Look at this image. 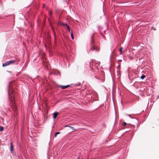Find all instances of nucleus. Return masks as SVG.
<instances>
[{
  "label": "nucleus",
  "instance_id": "nucleus-1",
  "mask_svg": "<svg viewBox=\"0 0 159 159\" xmlns=\"http://www.w3.org/2000/svg\"><path fill=\"white\" fill-rule=\"evenodd\" d=\"M93 37L92 36V40L91 41V49L92 50H95V51H98V48L95 46L94 43V42L93 41Z\"/></svg>",
  "mask_w": 159,
  "mask_h": 159
},
{
  "label": "nucleus",
  "instance_id": "nucleus-2",
  "mask_svg": "<svg viewBox=\"0 0 159 159\" xmlns=\"http://www.w3.org/2000/svg\"><path fill=\"white\" fill-rule=\"evenodd\" d=\"M16 62L15 60H11L10 61H7L4 64H2V66L5 67L6 66L9 64L12 63H14Z\"/></svg>",
  "mask_w": 159,
  "mask_h": 159
},
{
  "label": "nucleus",
  "instance_id": "nucleus-3",
  "mask_svg": "<svg viewBox=\"0 0 159 159\" xmlns=\"http://www.w3.org/2000/svg\"><path fill=\"white\" fill-rule=\"evenodd\" d=\"M10 151L12 152L14 150V149L13 147L12 143L11 142L10 143Z\"/></svg>",
  "mask_w": 159,
  "mask_h": 159
},
{
  "label": "nucleus",
  "instance_id": "nucleus-4",
  "mask_svg": "<svg viewBox=\"0 0 159 159\" xmlns=\"http://www.w3.org/2000/svg\"><path fill=\"white\" fill-rule=\"evenodd\" d=\"M69 86V85H67L66 86H63L61 85L60 86L62 88V89H65L67 87H68Z\"/></svg>",
  "mask_w": 159,
  "mask_h": 159
},
{
  "label": "nucleus",
  "instance_id": "nucleus-5",
  "mask_svg": "<svg viewBox=\"0 0 159 159\" xmlns=\"http://www.w3.org/2000/svg\"><path fill=\"white\" fill-rule=\"evenodd\" d=\"M58 113L57 112H55L53 114V118L54 119L56 118L58 115Z\"/></svg>",
  "mask_w": 159,
  "mask_h": 159
},
{
  "label": "nucleus",
  "instance_id": "nucleus-6",
  "mask_svg": "<svg viewBox=\"0 0 159 159\" xmlns=\"http://www.w3.org/2000/svg\"><path fill=\"white\" fill-rule=\"evenodd\" d=\"M61 24L63 26H66L67 28H69V25L66 23H62Z\"/></svg>",
  "mask_w": 159,
  "mask_h": 159
},
{
  "label": "nucleus",
  "instance_id": "nucleus-7",
  "mask_svg": "<svg viewBox=\"0 0 159 159\" xmlns=\"http://www.w3.org/2000/svg\"><path fill=\"white\" fill-rule=\"evenodd\" d=\"M4 130L3 127L2 126H0V131H2Z\"/></svg>",
  "mask_w": 159,
  "mask_h": 159
},
{
  "label": "nucleus",
  "instance_id": "nucleus-8",
  "mask_svg": "<svg viewBox=\"0 0 159 159\" xmlns=\"http://www.w3.org/2000/svg\"><path fill=\"white\" fill-rule=\"evenodd\" d=\"M60 132H56L55 134V137H56L57 136V135H58V134H60Z\"/></svg>",
  "mask_w": 159,
  "mask_h": 159
},
{
  "label": "nucleus",
  "instance_id": "nucleus-9",
  "mask_svg": "<svg viewBox=\"0 0 159 159\" xmlns=\"http://www.w3.org/2000/svg\"><path fill=\"white\" fill-rule=\"evenodd\" d=\"M146 77L144 75H142L141 76V79H143L144 78H145V77Z\"/></svg>",
  "mask_w": 159,
  "mask_h": 159
},
{
  "label": "nucleus",
  "instance_id": "nucleus-10",
  "mask_svg": "<svg viewBox=\"0 0 159 159\" xmlns=\"http://www.w3.org/2000/svg\"><path fill=\"white\" fill-rule=\"evenodd\" d=\"M71 39H74V36H73V33L72 32H71Z\"/></svg>",
  "mask_w": 159,
  "mask_h": 159
},
{
  "label": "nucleus",
  "instance_id": "nucleus-11",
  "mask_svg": "<svg viewBox=\"0 0 159 159\" xmlns=\"http://www.w3.org/2000/svg\"><path fill=\"white\" fill-rule=\"evenodd\" d=\"M69 127H70V128H71L72 130H75V129H74V128L71 126H69Z\"/></svg>",
  "mask_w": 159,
  "mask_h": 159
},
{
  "label": "nucleus",
  "instance_id": "nucleus-12",
  "mask_svg": "<svg viewBox=\"0 0 159 159\" xmlns=\"http://www.w3.org/2000/svg\"><path fill=\"white\" fill-rule=\"evenodd\" d=\"M8 96H9V99L10 100H11L10 99V95H9V90L8 89Z\"/></svg>",
  "mask_w": 159,
  "mask_h": 159
},
{
  "label": "nucleus",
  "instance_id": "nucleus-13",
  "mask_svg": "<svg viewBox=\"0 0 159 159\" xmlns=\"http://www.w3.org/2000/svg\"><path fill=\"white\" fill-rule=\"evenodd\" d=\"M119 51H120V52L121 53L122 52V48H120L119 49Z\"/></svg>",
  "mask_w": 159,
  "mask_h": 159
},
{
  "label": "nucleus",
  "instance_id": "nucleus-14",
  "mask_svg": "<svg viewBox=\"0 0 159 159\" xmlns=\"http://www.w3.org/2000/svg\"><path fill=\"white\" fill-rule=\"evenodd\" d=\"M67 30H68L69 32H70V27H69V28H67Z\"/></svg>",
  "mask_w": 159,
  "mask_h": 159
},
{
  "label": "nucleus",
  "instance_id": "nucleus-15",
  "mask_svg": "<svg viewBox=\"0 0 159 159\" xmlns=\"http://www.w3.org/2000/svg\"><path fill=\"white\" fill-rule=\"evenodd\" d=\"M126 124V123L125 122H124L123 123V125L124 126H125Z\"/></svg>",
  "mask_w": 159,
  "mask_h": 159
},
{
  "label": "nucleus",
  "instance_id": "nucleus-16",
  "mask_svg": "<svg viewBox=\"0 0 159 159\" xmlns=\"http://www.w3.org/2000/svg\"><path fill=\"white\" fill-rule=\"evenodd\" d=\"M49 13L50 14V15H51L52 14L51 12L50 11H49Z\"/></svg>",
  "mask_w": 159,
  "mask_h": 159
},
{
  "label": "nucleus",
  "instance_id": "nucleus-17",
  "mask_svg": "<svg viewBox=\"0 0 159 159\" xmlns=\"http://www.w3.org/2000/svg\"><path fill=\"white\" fill-rule=\"evenodd\" d=\"M69 126H69L68 125H66L65 126V127H69Z\"/></svg>",
  "mask_w": 159,
  "mask_h": 159
},
{
  "label": "nucleus",
  "instance_id": "nucleus-18",
  "mask_svg": "<svg viewBox=\"0 0 159 159\" xmlns=\"http://www.w3.org/2000/svg\"><path fill=\"white\" fill-rule=\"evenodd\" d=\"M52 30H53V31H54V34H55V32H54V28H53V27H52Z\"/></svg>",
  "mask_w": 159,
  "mask_h": 159
},
{
  "label": "nucleus",
  "instance_id": "nucleus-19",
  "mask_svg": "<svg viewBox=\"0 0 159 159\" xmlns=\"http://www.w3.org/2000/svg\"><path fill=\"white\" fill-rule=\"evenodd\" d=\"M128 116H129L131 118H132V117H130V115H128Z\"/></svg>",
  "mask_w": 159,
  "mask_h": 159
},
{
  "label": "nucleus",
  "instance_id": "nucleus-20",
  "mask_svg": "<svg viewBox=\"0 0 159 159\" xmlns=\"http://www.w3.org/2000/svg\"><path fill=\"white\" fill-rule=\"evenodd\" d=\"M77 159H80L79 157H78Z\"/></svg>",
  "mask_w": 159,
  "mask_h": 159
},
{
  "label": "nucleus",
  "instance_id": "nucleus-21",
  "mask_svg": "<svg viewBox=\"0 0 159 159\" xmlns=\"http://www.w3.org/2000/svg\"><path fill=\"white\" fill-rule=\"evenodd\" d=\"M119 67H120V66H119L118 67V68H119Z\"/></svg>",
  "mask_w": 159,
  "mask_h": 159
}]
</instances>
